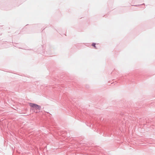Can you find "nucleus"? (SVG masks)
<instances>
[{
  "mask_svg": "<svg viewBox=\"0 0 155 155\" xmlns=\"http://www.w3.org/2000/svg\"><path fill=\"white\" fill-rule=\"evenodd\" d=\"M18 48H19L22 49V48H20V47H18Z\"/></svg>",
  "mask_w": 155,
  "mask_h": 155,
  "instance_id": "20e7f679",
  "label": "nucleus"
},
{
  "mask_svg": "<svg viewBox=\"0 0 155 155\" xmlns=\"http://www.w3.org/2000/svg\"><path fill=\"white\" fill-rule=\"evenodd\" d=\"M96 44L95 43H93L91 45L92 46H93L95 48H97L96 46Z\"/></svg>",
  "mask_w": 155,
  "mask_h": 155,
  "instance_id": "f03ea898",
  "label": "nucleus"
},
{
  "mask_svg": "<svg viewBox=\"0 0 155 155\" xmlns=\"http://www.w3.org/2000/svg\"><path fill=\"white\" fill-rule=\"evenodd\" d=\"M141 5H145L144 3H143L141 5H134V6H139Z\"/></svg>",
  "mask_w": 155,
  "mask_h": 155,
  "instance_id": "7ed1b4c3",
  "label": "nucleus"
},
{
  "mask_svg": "<svg viewBox=\"0 0 155 155\" xmlns=\"http://www.w3.org/2000/svg\"><path fill=\"white\" fill-rule=\"evenodd\" d=\"M29 105L33 108L35 109L36 110H40L41 108V107L37 104L30 103Z\"/></svg>",
  "mask_w": 155,
  "mask_h": 155,
  "instance_id": "f257e3e1",
  "label": "nucleus"
}]
</instances>
